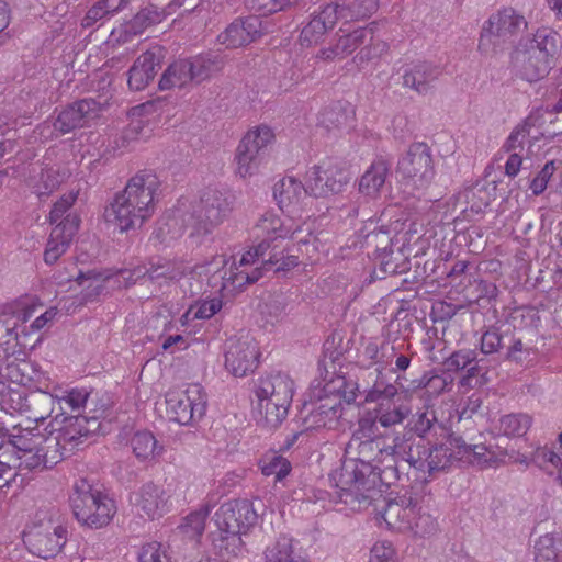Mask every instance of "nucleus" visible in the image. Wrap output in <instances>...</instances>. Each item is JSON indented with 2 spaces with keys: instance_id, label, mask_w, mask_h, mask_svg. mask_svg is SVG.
I'll return each instance as SVG.
<instances>
[{
  "instance_id": "603ef678",
  "label": "nucleus",
  "mask_w": 562,
  "mask_h": 562,
  "mask_svg": "<svg viewBox=\"0 0 562 562\" xmlns=\"http://www.w3.org/2000/svg\"><path fill=\"white\" fill-rule=\"evenodd\" d=\"M557 165L554 160L547 161L543 167L533 176L530 180L529 189L533 195L542 194L557 171Z\"/></svg>"
},
{
  "instance_id": "774afa93",
  "label": "nucleus",
  "mask_w": 562,
  "mask_h": 562,
  "mask_svg": "<svg viewBox=\"0 0 562 562\" xmlns=\"http://www.w3.org/2000/svg\"><path fill=\"white\" fill-rule=\"evenodd\" d=\"M189 345L182 335H170L161 342V349L169 352H173V347H177L178 350H184Z\"/></svg>"
},
{
  "instance_id": "58836bf2",
  "label": "nucleus",
  "mask_w": 562,
  "mask_h": 562,
  "mask_svg": "<svg viewBox=\"0 0 562 562\" xmlns=\"http://www.w3.org/2000/svg\"><path fill=\"white\" fill-rule=\"evenodd\" d=\"M212 510V505L205 503L198 509L189 513L179 525L180 532L193 540H199L205 530L206 519Z\"/></svg>"
},
{
  "instance_id": "5fc2aeb1",
  "label": "nucleus",
  "mask_w": 562,
  "mask_h": 562,
  "mask_svg": "<svg viewBox=\"0 0 562 562\" xmlns=\"http://www.w3.org/2000/svg\"><path fill=\"white\" fill-rule=\"evenodd\" d=\"M60 184L58 172L53 169H48L41 172L40 182L35 184L34 192L38 198L48 196L55 191Z\"/></svg>"
},
{
  "instance_id": "864d4df0",
  "label": "nucleus",
  "mask_w": 562,
  "mask_h": 562,
  "mask_svg": "<svg viewBox=\"0 0 562 562\" xmlns=\"http://www.w3.org/2000/svg\"><path fill=\"white\" fill-rule=\"evenodd\" d=\"M397 395V387L392 383L375 381L367 391L364 401L367 403H380L381 401H392Z\"/></svg>"
},
{
  "instance_id": "6ab92c4d",
  "label": "nucleus",
  "mask_w": 562,
  "mask_h": 562,
  "mask_svg": "<svg viewBox=\"0 0 562 562\" xmlns=\"http://www.w3.org/2000/svg\"><path fill=\"white\" fill-rule=\"evenodd\" d=\"M260 347L252 337L228 341L225 352V368L236 378L252 373L260 362Z\"/></svg>"
},
{
  "instance_id": "423d86ee",
  "label": "nucleus",
  "mask_w": 562,
  "mask_h": 562,
  "mask_svg": "<svg viewBox=\"0 0 562 562\" xmlns=\"http://www.w3.org/2000/svg\"><path fill=\"white\" fill-rule=\"evenodd\" d=\"M273 198L281 210V214L271 211L276 215L280 217H290L297 224H303L307 221H313V235L317 238V247L314 249L313 245L303 246L300 248L297 245L292 243H284L282 247L276 248L274 250L269 249V261L271 263H279L281 259H284L282 263H280L276 270H285L289 267H294L297 265L296 256H286L284 257V252H290L296 249L302 254H306L307 256H313L319 252L323 248L321 235L322 232L318 231V222L317 218L307 216L304 220L295 218L285 213H302L306 209V201L308 200L307 190L304 184L292 176H286L276 182L273 187Z\"/></svg>"
},
{
  "instance_id": "4be33fe9",
  "label": "nucleus",
  "mask_w": 562,
  "mask_h": 562,
  "mask_svg": "<svg viewBox=\"0 0 562 562\" xmlns=\"http://www.w3.org/2000/svg\"><path fill=\"white\" fill-rule=\"evenodd\" d=\"M452 441H459V438L451 436L446 442L435 446L428 451L424 450L423 453L419 451V445H417L416 452L414 451V458L418 460V463H407L420 470L427 469L430 474L446 471L456 461L461 460L460 454L457 453L458 448L452 445Z\"/></svg>"
},
{
  "instance_id": "f3484780",
  "label": "nucleus",
  "mask_w": 562,
  "mask_h": 562,
  "mask_svg": "<svg viewBox=\"0 0 562 562\" xmlns=\"http://www.w3.org/2000/svg\"><path fill=\"white\" fill-rule=\"evenodd\" d=\"M351 178L352 171L346 162L326 160L310 170L306 182L314 196H326L341 192Z\"/></svg>"
},
{
  "instance_id": "20e7f679",
  "label": "nucleus",
  "mask_w": 562,
  "mask_h": 562,
  "mask_svg": "<svg viewBox=\"0 0 562 562\" xmlns=\"http://www.w3.org/2000/svg\"><path fill=\"white\" fill-rule=\"evenodd\" d=\"M187 272V266L182 260H171L166 258H156L149 262V267L143 271L142 269L119 270L115 273L104 272H79L76 278V285L80 288V292L72 296V306L83 305L92 302L104 290H114L126 288L134 284L138 278L148 276L153 281H177Z\"/></svg>"
},
{
  "instance_id": "09e8293b",
  "label": "nucleus",
  "mask_w": 562,
  "mask_h": 562,
  "mask_svg": "<svg viewBox=\"0 0 562 562\" xmlns=\"http://www.w3.org/2000/svg\"><path fill=\"white\" fill-rule=\"evenodd\" d=\"M375 22L371 23L368 27L358 29L353 32H350L346 35L340 36L337 41L339 42V47L345 56L352 54L360 45L364 43L367 33L369 32L371 35L374 32Z\"/></svg>"
},
{
  "instance_id": "4c0bfd02",
  "label": "nucleus",
  "mask_w": 562,
  "mask_h": 562,
  "mask_svg": "<svg viewBox=\"0 0 562 562\" xmlns=\"http://www.w3.org/2000/svg\"><path fill=\"white\" fill-rule=\"evenodd\" d=\"M189 60L187 59H179L170 64L159 80V89L170 90L172 88H181L192 81Z\"/></svg>"
},
{
  "instance_id": "aec40b11",
  "label": "nucleus",
  "mask_w": 562,
  "mask_h": 562,
  "mask_svg": "<svg viewBox=\"0 0 562 562\" xmlns=\"http://www.w3.org/2000/svg\"><path fill=\"white\" fill-rule=\"evenodd\" d=\"M45 416H34V422L37 423L35 427L23 428L21 426L13 427L10 432L12 442L20 452V468L27 470H37L41 462L40 453L44 450L43 441L44 437L38 423L45 420Z\"/></svg>"
},
{
  "instance_id": "13d9d810",
  "label": "nucleus",
  "mask_w": 562,
  "mask_h": 562,
  "mask_svg": "<svg viewBox=\"0 0 562 562\" xmlns=\"http://www.w3.org/2000/svg\"><path fill=\"white\" fill-rule=\"evenodd\" d=\"M395 554L390 541H376L370 550L369 562H395Z\"/></svg>"
},
{
  "instance_id": "338daca9",
  "label": "nucleus",
  "mask_w": 562,
  "mask_h": 562,
  "mask_svg": "<svg viewBox=\"0 0 562 562\" xmlns=\"http://www.w3.org/2000/svg\"><path fill=\"white\" fill-rule=\"evenodd\" d=\"M90 393L86 389H72V411L79 407L100 406L101 404L94 403L93 400L89 402Z\"/></svg>"
},
{
  "instance_id": "412c9836",
  "label": "nucleus",
  "mask_w": 562,
  "mask_h": 562,
  "mask_svg": "<svg viewBox=\"0 0 562 562\" xmlns=\"http://www.w3.org/2000/svg\"><path fill=\"white\" fill-rule=\"evenodd\" d=\"M69 198L70 195H63L60 200L54 204L49 213V222L54 224L59 221V223L52 229L44 252V260L48 265L55 263L57 259L67 250L70 244V233H67L70 216L68 213L70 209Z\"/></svg>"
},
{
  "instance_id": "f8f14e48",
  "label": "nucleus",
  "mask_w": 562,
  "mask_h": 562,
  "mask_svg": "<svg viewBox=\"0 0 562 562\" xmlns=\"http://www.w3.org/2000/svg\"><path fill=\"white\" fill-rule=\"evenodd\" d=\"M117 506L106 492L80 480L72 488V515L83 527L101 529L110 525Z\"/></svg>"
},
{
  "instance_id": "9b49d317",
  "label": "nucleus",
  "mask_w": 562,
  "mask_h": 562,
  "mask_svg": "<svg viewBox=\"0 0 562 562\" xmlns=\"http://www.w3.org/2000/svg\"><path fill=\"white\" fill-rule=\"evenodd\" d=\"M38 402L52 405L49 416L52 420L44 428V450L40 453L42 464L38 471L52 469L56 464L66 460L68 457V446L70 445V416L64 409L61 402L70 407V392L65 391L61 397H54L46 393L38 396Z\"/></svg>"
},
{
  "instance_id": "473e14b6",
  "label": "nucleus",
  "mask_w": 562,
  "mask_h": 562,
  "mask_svg": "<svg viewBox=\"0 0 562 562\" xmlns=\"http://www.w3.org/2000/svg\"><path fill=\"white\" fill-rule=\"evenodd\" d=\"M155 111V103L151 101L138 104L133 106L128 111V116L131 119L130 124L124 131V138L128 142L147 139L149 138V134L145 131L148 121L144 120V117L148 114H151Z\"/></svg>"
},
{
  "instance_id": "cd10ccee",
  "label": "nucleus",
  "mask_w": 562,
  "mask_h": 562,
  "mask_svg": "<svg viewBox=\"0 0 562 562\" xmlns=\"http://www.w3.org/2000/svg\"><path fill=\"white\" fill-rule=\"evenodd\" d=\"M390 166L383 158L374 159L358 180V191L367 200L381 196L389 177Z\"/></svg>"
},
{
  "instance_id": "1a4fd4ad",
  "label": "nucleus",
  "mask_w": 562,
  "mask_h": 562,
  "mask_svg": "<svg viewBox=\"0 0 562 562\" xmlns=\"http://www.w3.org/2000/svg\"><path fill=\"white\" fill-rule=\"evenodd\" d=\"M294 393L295 382L288 373L273 372L257 380L254 403L267 427L277 428L285 420Z\"/></svg>"
},
{
  "instance_id": "c9c22d12",
  "label": "nucleus",
  "mask_w": 562,
  "mask_h": 562,
  "mask_svg": "<svg viewBox=\"0 0 562 562\" xmlns=\"http://www.w3.org/2000/svg\"><path fill=\"white\" fill-rule=\"evenodd\" d=\"M130 443L134 456L139 461L153 460L164 451V447L158 443L156 437L148 430L136 431L131 438Z\"/></svg>"
},
{
  "instance_id": "680f3d73",
  "label": "nucleus",
  "mask_w": 562,
  "mask_h": 562,
  "mask_svg": "<svg viewBox=\"0 0 562 562\" xmlns=\"http://www.w3.org/2000/svg\"><path fill=\"white\" fill-rule=\"evenodd\" d=\"M331 382L335 383V389H337L340 400H344L348 404L356 401L357 387L348 384L344 376H337Z\"/></svg>"
},
{
  "instance_id": "c85d7f7f",
  "label": "nucleus",
  "mask_w": 562,
  "mask_h": 562,
  "mask_svg": "<svg viewBox=\"0 0 562 562\" xmlns=\"http://www.w3.org/2000/svg\"><path fill=\"white\" fill-rule=\"evenodd\" d=\"M169 10L166 8L158 9L154 4H149L137 12L128 22L122 25V32H124V41H127L130 36L142 34L148 27L161 23L168 15Z\"/></svg>"
},
{
  "instance_id": "e433bc0d",
  "label": "nucleus",
  "mask_w": 562,
  "mask_h": 562,
  "mask_svg": "<svg viewBox=\"0 0 562 562\" xmlns=\"http://www.w3.org/2000/svg\"><path fill=\"white\" fill-rule=\"evenodd\" d=\"M535 562H562V535L546 533L535 543Z\"/></svg>"
},
{
  "instance_id": "7c9ffc66",
  "label": "nucleus",
  "mask_w": 562,
  "mask_h": 562,
  "mask_svg": "<svg viewBox=\"0 0 562 562\" xmlns=\"http://www.w3.org/2000/svg\"><path fill=\"white\" fill-rule=\"evenodd\" d=\"M457 446V453L461 460H467L472 465L481 469L494 468L498 463V457L495 451L488 449L485 445H467L461 438L459 441H452Z\"/></svg>"
},
{
  "instance_id": "6e6d98bb",
  "label": "nucleus",
  "mask_w": 562,
  "mask_h": 562,
  "mask_svg": "<svg viewBox=\"0 0 562 562\" xmlns=\"http://www.w3.org/2000/svg\"><path fill=\"white\" fill-rule=\"evenodd\" d=\"M480 375V367L474 362L465 369V373L461 376L458 387L462 392H468L486 383L485 374Z\"/></svg>"
},
{
  "instance_id": "0e129e2a",
  "label": "nucleus",
  "mask_w": 562,
  "mask_h": 562,
  "mask_svg": "<svg viewBox=\"0 0 562 562\" xmlns=\"http://www.w3.org/2000/svg\"><path fill=\"white\" fill-rule=\"evenodd\" d=\"M502 344V337L496 331L487 330L481 338V351L485 355L496 352Z\"/></svg>"
},
{
  "instance_id": "2f4dec72",
  "label": "nucleus",
  "mask_w": 562,
  "mask_h": 562,
  "mask_svg": "<svg viewBox=\"0 0 562 562\" xmlns=\"http://www.w3.org/2000/svg\"><path fill=\"white\" fill-rule=\"evenodd\" d=\"M108 406L104 402H101L100 406L90 407L89 416L77 415L72 416V442L81 438L94 435L100 430L101 422L106 414Z\"/></svg>"
},
{
  "instance_id": "ea45409f",
  "label": "nucleus",
  "mask_w": 562,
  "mask_h": 562,
  "mask_svg": "<svg viewBox=\"0 0 562 562\" xmlns=\"http://www.w3.org/2000/svg\"><path fill=\"white\" fill-rule=\"evenodd\" d=\"M265 562H308V560L295 552L292 539L280 537L274 543L267 547Z\"/></svg>"
},
{
  "instance_id": "72a5a7b5",
  "label": "nucleus",
  "mask_w": 562,
  "mask_h": 562,
  "mask_svg": "<svg viewBox=\"0 0 562 562\" xmlns=\"http://www.w3.org/2000/svg\"><path fill=\"white\" fill-rule=\"evenodd\" d=\"M439 70L427 63L415 65L403 76V85L418 93L428 91L430 83L437 79Z\"/></svg>"
},
{
  "instance_id": "f03ea898",
  "label": "nucleus",
  "mask_w": 562,
  "mask_h": 562,
  "mask_svg": "<svg viewBox=\"0 0 562 562\" xmlns=\"http://www.w3.org/2000/svg\"><path fill=\"white\" fill-rule=\"evenodd\" d=\"M313 221L297 224L290 217H280L272 212H265L255 226V234L261 241L245 251L239 260H231L225 254H216L211 259L196 263L191 273L204 276L209 284L216 286L215 279L221 280V290L229 293L239 292L248 284L257 282L263 274L266 266H272L269 258L265 260L269 249L292 243L300 248L313 245L317 247V238L313 235ZM279 266V263H273Z\"/></svg>"
},
{
  "instance_id": "5701e85b",
  "label": "nucleus",
  "mask_w": 562,
  "mask_h": 562,
  "mask_svg": "<svg viewBox=\"0 0 562 562\" xmlns=\"http://www.w3.org/2000/svg\"><path fill=\"white\" fill-rule=\"evenodd\" d=\"M427 217L423 214H412L403 220L401 227H394L395 237L401 243V251L411 254L418 246L414 257L425 255L428 241L424 239L426 234Z\"/></svg>"
},
{
  "instance_id": "9d476101",
  "label": "nucleus",
  "mask_w": 562,
  "mask_h": 562,
  "mask_svg": "<svg viewBox=\"0 0 562 562\" xmlns=\"http://www.w3.org/2000/svg\"><path fill=\"white\" fill-rule=\"evenodd\" d=\"M232 201L216 189H204L199 198L190 203V212L181 209L173 212L170 221L180 217L190 237H204L214 232L232 213Z\"/></svg>"
},
{
  "instance_id": "e2e57ef3",
  "label": "nucleus",
  "mask_w": 562,
  "mask_h": 562,
  "mask_svg": "<svg viewBox=\"0 0 562 562\" xmlns=\"http://www.w3.org/2000/svg\"><path fill=\"white\" fill-rule=\"evenodd\" d=\"M108 16H110V14L104 10L103 3L98 1L88 10L87 14L82 19L81 25L83 27H92L98 21Z\"/></svg>"
},
{
  "instance_id": "f704fd0d",
  "label": "nucleus",
  "mask_w": 562,
  "mask_h": 562,
  "mask_svg": "<svg viewBox=\"0 0 562 562\" xmlns=\"http://www.w3.org/2000/svg\"><path fill=\"white\" fill-rule=\"evenodd\" d=\"M276 140L274 131L266 125H257L243 136L238 147L249 149V151L258 154H268L267 148L272 145Z\"/></svg>"
},
{
  "instance_id": "bb28decb",
  "label": "nucleus",
  "mask_w": 562,
  "mask_h": 562,
  "mask_svg": "<svg viewBox=\"0 0 562 562\" xmlns=\"http://www.w3.org/2000/svg\"><path fill=\"white\" fill-rule=\"evenodd\" d=\"M356 120V108L348 101L338 100L324 106L317 116V124L328 132L350 127Z\"/></svg>"
},
{
  "instance_id": "393cba45",
  "label": "nucleus",
  "mask_w": 562,
  "mask_h": 562,
  "mask_svg": "<svg viewBox=\"0 0 562 562\" xmlns=\"http://www.w3.org/2000/svg\"><path fill=\"white\" fill-rule=\"evenodd\" d=\"M162 59V48L155 46L137 57L128 70L127 85L131 90H144L155 78Z\"/></svg>"
},
{
  "instance_id": "4d7b16f0",
  "label": "nucleus",
  "mask_w": 562,
  "mask_h": 562,
  "mask_svg": "<svg viewBox=\"0 0 562 562\" xmlns=\"http://www.w3.org/2000/svg\"><path fill=\"white\" fill-rule=\"evenodd\" d=\"M0 461L1 464L18 465L20 468V452L12 442L10 432L0 438Z\"/></svg>"
},
{
  "instance_id": "a878e982",
  "label": "nucleus",
  "mask_w": 562,
  "mask_h": 562,
  "mask_svg": "<svg viewBox=\"0 0 562 562\" xmlns=\"http://www.w3.org/2000/svg\"><path fill=\"white\" fill-rule=\"evenodd\" d=\"M339 14H342V10L339 11L338 4H327L322 10L314 14L308 23L302 29L300 34V42L305 46H313L323 41L326 33L334 29Z\"/></svg>"
},
{
  "instance_id": "8fccbe9b",
  "label": "nucleus",
  "mask_w": 562,
  "mask_h": 562,
  "mask_svg": "<svg viewBox=\"0 0 562 562\" xmlns=\"http://www.w3.org/2000/svg\"><path fill=\"white\" fill-rule=\"evenodd\" d=\"M476 361V352L472 349H459L453 351L443 361V367L448 372H459L467 369Z\"/></svg>"
},
{
  "instance_id": "49530a36",
  "label": "nucleus",
  "mask_w": 562,
  "mask_h": 562,
  "mask_svg": "<svg viewBox=\"0 0 562 562\" xmlns=\"http://www.w3.org/2000/svg\"><path fill=\"white\" fill-rule=\"evenodd\" d=\"M137 562H171L169 548L156 540L146 541L138 548Z\"/></svg>"
},
{
  "instance_id": "c756f323",
  "label": "nucleus",
  "mask_w": 562,
  "mask_h": 562,
  "mask_svg": "<svg viewBox=\"0 0 562 562\" xmlns=\"http://www.w3.org/2000/svg\"><path fill=\"white\" fill-rule=\"evenodd\" d=\"M234 160L236 173L246 179L261 175L268 170L270 157L269 154L252 153L249 151V149L237 146Z\"/></svg>"
},
{
  "instance_id": "bf43d9fd",
  "label": "nucleus",
  "mask_w": 562,
  "mask_h": 562,
  "mask_svg": "<svg viewBox=\"0 0 562 562\" xmlns=\"http://www.w3.org/2000/svg\"><path fill=\"white\" fill-rule=\"evenodd\" d=\"M188 60L191 66L190 72H192V80L198 82L206 79L215 67V64L204 56H196Z\"/></svg>"
},
{
  "instance_id": "a18cd8bd",
  "label": "nucleus",
  "mask_w": 562,
  "mask_h": 562,
  "mask_svg": "<svg viewBox=\"0 0 562 562\" xmlns=\"http://www.w3.org/2000/svg\"><path fill=\"white\" fill-rule=\"evenodd\" d=\"M339 11L342 10L341 16L339 14V19L346 20H363L370 18L373 13H375L379 9L378 0H355L349 5L339 4Z\"/></svg>"
},
{
  "instance_id": "4468645a",
  "label": "nucleus",
  "mask_w": 562,
  "mask_h": 562,
  "mask_svg": "<svg viewBox=\"0 0 562 562\" xmlns=\"http://www.w3.org/2000/svg\"><path fill=\"white\" fill-rule=\"evenodd\" d=\"M166 415L182 426L195 425L206 414L207 393L200 383L172 386L165 393Z\"/></svg>"
},
{
  "instance_id": "052dcab7",
  "label": "nucleus",
  "mask_w": 562,
  "mask_h": 562,
  "mask_svg": "<svg viewBox=\"0 0 562 562\" xmlns=\"http://www.w3.org/2000/svg\"><path fill=\"white\" fill-rule=\"evenodd\" d=\"M251 10L262 15H269L284 10L291 0H249Z\"/></svg>"
},
{
  "instance_id": "a19ab883",
  "label": "nucleus",
  "mask_w": 562,
  "mask_h": 562,
  "mask_svg": "<svg viewBox=\"0 0 562 562\" xmlns=\"http://www.w3.org/2000/svg\"><path fill=\"white\" fill-rule=\"evenodd\" d=\"M223 302L218 297L199 300L187 310L181 316V324L187 325L194 319H210L222 310Z\"/></svg>"
},
{
  "instance_id": "de8ad7c7",
  "label": "nucleus",
  "mask_w": 562,
  "mask_h": 562,
  "mask_svg": "<svg viewBox=\"0 0 562 562\" xmlns=\"http://www.w3.org/2000/svg\"><path fill=\"white\" fill-rule=\"evenodd\" d=\"M533 460L540 469L549 474L558 471L559 479L562 481V457L560 451L555 452L547 447H539L533 453Z\"/></svg>"
},
{
  "instance_id": "37998d69",
  "label": "nucleus",
  "mask_w": 562,
  "mask_h": 562,
  "mask_svg": "<svg viewBox=\"0 0 562 562\" xmlns=\"http://www.w3.org/2000/svg\"><path fill=\"white\" fill-rule=\"evenodd\" d=\"M258 465L265 476L274 475L276 482L283 480L291 471L290 461L277 453L265 454Z\"/></svg>"
},
{
  "instance_id": "f257e3e1",
  "label": "nucleus",
  "mask_w": 562,
  "mask_h": 562,
  "mask_svg": "<svg viewBox=\"0 0 562 562\" xmlns=\"http://www.w3.org/2000/svg\"><path fill=\"white\" fill-rule=\"evenodd\" d=\"M407 415L408 411L392 400L381 401L359 418L346 458L330 476L341 503L352 509L367 508L382 496V486H391L400 479V460L418 463L409 443L411 435L379 431V425H400Z\"/></svg>"
},
{
  "instance_id": "39448f33",
  "label": "nucleus",
  "mask_w": 562,
  "mask_h": 562,
  "mask_svg": "<svg viewBox=\"0 0 562 562\" xmlns=\"http://www.w3.org/2000/svg\"><path fill=\"white\" fill-rule=\"evenodd\" d=\"M562 52V36L550 26H540L529 38H521L509 54L517 77L527 82L544 79L557 66Z\"/></svg>"
},
{
  "instance_id": "dca6fc26",
  "label": "nucleus",
  "mask_w": 562,
  "mask_h": 562,
  "mask_svg": "<svg viewBox=\"0 0 562 562\" xmlns=\"http://www.w3.org/2000/svg\"><path fill=\"white\" fill-rule=\"evenodd\" d=\"M396 172L414 188L427 189L436 177L429 146L424 142L411 144L406 154L398 160Z\"/></svg>"
},
{
  "instance_id": "a211bd4d",
  "label": "nucleus",
  "mask_w": 562,
  "mask_h": 562,
  "mask_svg": "<svg viewBox=\"0 0 562 562\" xmlns=\"http://www.w3.org/2000/svg\"><path fill=\"white\" fill-rule=\"evenodd\" d=\"M133 510L143 519L157 520L172 508L171 496L162 485L153 481L142 484L130 496Z\"/></svg>"
},
{
  "instance_id": "79ce46f5",
  "label": "nucleus",
  "mask_w": 562,
  "mask_h": 562,
  "mask_svg": "<svg viewBox=\"0 0 562 562\" xmlns=\"http://www.w3.org/2000/svg\"><path fill=\"white\" fill-rule=\"evenodd\" d=\"M532 425V417L526 413H513L501 417L499 430L507 437H522Z\"/></svg>"
},
{
  "instance_id": "6e6552de",
  "label": "nucleus",
  "mask_w": 562,
  "mask_h": 562,
  "mask_svg": "<svg viewBox=\"0 0 562 562\" xmlns=\"http://www.w3.org/2000/svg\"><path fill=\"white\" fill-rule=\"evenodd\" d=\"M258 521L254 504L246 498L224 502L213 515V522L218 531L215 547L227 558L244 557L247 552L243 540Z\"/></svg>"
},
{
  "instance_id": "b1692460",
  "label": "nucleus",
  "mask_w": 562,
  "mask_h": 562,
  "mask_svg": "<svg viewBox=\"0 0 562 562\" xmlns=\"http://www.w3.org/2000/svg\"><path fill=\"white\" fill-rule=\"evenodd\" d=\"M261 35V22L257 16L235 20L217 35L225 48H238L252 43Z\"/></svg>"
},
{
  "instance_id": "0eeeda50",
  "label": "nucleus",
  "mask_w": 562,
  "mask_h": 562,
  "mask_svg": "<svg viewBox=\"0 0 562 562\" xmlns=\"http://www.w3.org/2000/svg\"><path fill=\"white\" fill-rule=\"evenodd\" d=\"M425 494L416 487L402 488L391 498L381 513L387 527L401 532H409L416 538H428L438 531L437 519L424 506Z\"/></svg>"
},
{
  "instance_id": "c03bdc74",
  "label": "nucleus",
  "mask_w": 562,
  "mask_h": 562,
  "mask_svg": "<svg viewBox=\"0 0 562 562\" xmlns=\"http://www.w3.org/2000/svg\"><path fill=\"white\" fill-rule=\"evenodd\" d=\"M26 347L27 342L20 340L15 327H7L0 339V361H8L11 357L19 359L21 355H24L23 348Z\"/></svg>"
},
{
  "instance_id": "69168bd1",
  "label": "nucleus",
  "mask_w": 562,
  "mask_h": 562,
  "mask_svg": "<svg viewBox=\"0 0 562 562\" xmlns=\"http://www.w3.org/2000/svg\"><path fill=\"white\" fill-rule=\"evenodd\" d=\"M432 427V419L429 418L427 413L417 414L412 430L419 437H424Z\"/></svg>"
},
{
  "instance_id": "3c124183",
  "label": "nucleus",
  "mask_w": 562,
  "mask_h": 562,
  "mask_svg": "<svg viewBox=\"0 0 562 562\" xmlns=\"http://www.w3.org/2000/svg\"><path fill=\"white\" fill-rule=\"evenodd\" d=\"M389 50V44L384 41H376L373 42L371 40V43L363 48H361L353 57V63L358 67H363L368 63L372 61L373 59L380 58L384 54H386Z\"/></svg>"
},
{
  "instance_id": "ddd939ff",
  "label": "nucleus",
  "mask_w": 562,
  "mask_h": 562,
  "mask_svg": "<svg viewBox=\"0 0 562 562\" xmlns=\"http://www.w3.org/2000/svg\"><path fill=\"white\" fill-rule=\"evenodd\" d=\"M524 13L513 7H502L483 23L477 43L482 55L498 54L506 43L513 42L528 29Z\"/></svg>"
},
{
  "instance_id": "2eb2a0df",
  "label": "nucleus",
  "mask_w": 562,
  "mask_h": 562,
  "mask_svg": "<svg viewBox=\"0 0 562 562\" xmlns=\"http://www.w3.org/2000/svg\"><path fill=\"white\" fill-rule=\"evenodd\" d=\"M23 542L30 552L42 559L55 557L67 542V528L46 518V515L35 518L23 531Z\"/></svg>"
},
{
  "instance_id": "7ed1b4c3",
  "label": "nucleus",
  "mask_w": 562,
  "mask_h": 562,
  "mask_svg": "<svg viewBox=\"0 0 562 562\" xmlns=\"http://www.w3.org/2000/svg\"><path fill=\"white\" fill-rule=\"evenodd\" d=\"M159 188L155 172L138 171L105 207V222L121 234L142 227L156 211Z\"/></svg>"
}]
</instances>
